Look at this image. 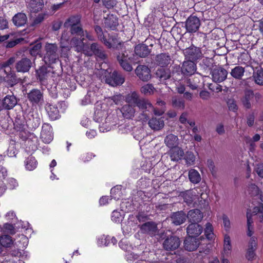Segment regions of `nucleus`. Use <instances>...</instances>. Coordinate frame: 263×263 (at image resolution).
Instances as JSON below:
<instances>
[{
    "label": "nucleus",
    "instance_id": "09e8293b",
    "mask_svg": "<svg viewBox=\"0 0 263 263\" xmlns=\"http://www.w3.org/2000/svg\"><path fill=\"white\" fill-rule=\"evenodd\" d=\"M136 106H138L139 108L141 109H146L152 107V104L149 102L148 100L140 98L137 103L136 104Z\"/></svg>",
    "mask_w": 263,
    "mask_h": 263
},
{
    "label": "nucleus",
    "instance_id": "72a5a7b5",
    "mask_svg": "<svg viewBox=\"0 0 263 263\" xmlns=\"http://www.w3.org/2000/svg\"><path fill=\"white\" fill-rule=\"evenodd\" d=\"M27 20V16L26 14L23 13H18L15 14L12 18L13 23L17 27L24 25L26 23Z\"/></svg>",
    "mask_w": 263,
    "mask_h": 263
},
{
    "label": "nucleus",
    "instance_id": "6e6d98bb",
    "mask_svg": "<svg viewBox=\"0 0 263 263\" xmlns=\"http://www.w3.org/2000/svg\"><path fill=\"white\" fill-rule=\"evenodd\" d=\"M195 159L196 157L193 153L191 152H186V155L185 156V160L187 165H193L195 161Z\"/></svg>",
    "mask_w": 263,
    "mask_h": 263
},
{
    "label": "nucleus",
    "instance_id": "338daca9",
    "mask_svg": "<svg viewBox=\"0 0 263 263\" xmlns=\"http://www.w3.org/2000/svg\"><path fill=\"white\" fill-rule=\"evenodd\" d=\"M227 104L230 110L235 112L237 110V106L235 101L234 99H229L227 102Z\"/></svg>",
    "mask_w": 263,
    "mask_h": 263
},
{
    "label": "nucleus",
    "instance_id": "f8f14e48",
    "mask_svg": "<svg viewBox=\"0 0 263 263\" xmlns=\"http://www.w3.org/2000/svg\"><path fill=\"white\" fill-rule=\"evenodd\" d=\"M32 65L30 60L28 58H23L18 61L15 65V68L17 72H28Z\"/></svg>",
    "mask_w": 263,
    "mask_h": 263
},
{
    "label": "nucleus",
    "instance_id": "79ce46f5",
    "mask_svg": "<svg viewBox=\"0 0 263 263\" xmlns=\"http://www.w3.org/2000/svg\"><path fill=\"white\" fill-rule=\"evenodd\" d=\"M96 96L93 92L88 91L87 94L83 98L81 101V104L86 105L93 103L96 101Z\"/></svg>",
    "mask_w": 263,
    "mask_h": 263
},
{
    "label": "nucleus",
    "instance_id": "f257e3e1",
    "mask_svg": "<svg viewBox=\"0 0 263 263\" xmlns=\"http://www.w3.org/2000/svg\"><path fill=\"white\" fill-rule=\"evenodd\" d=\"M81 18L79 15H72L68 17L64 24V27L70 29V32L65 31L63 32L60 41V46L62 50H69L74 48L71 41L74 38L79 39L77 36L78 32L82 31L80 24Z\"/></svg>",
    "mask_w": 263,
    "mask_h": 263
},
{
    "label": "nucleus",
    "instance_id": "f704fd0d",
    "mask_svg": "<svg viewBox=\"0 0 263 263\" xmlns=\"http://www.w3.org/2000/svg\"><path fill=\"white\" fill-rule=\"evenodd\" d=\"M37 77L41 82H44L50 76V72L45 66H42L36 71Z\"/></svg>",
    "mask_w": 263,
    "mask_h": 263
},
{
    "label": "nucleus",
    "instance_id": "473e14b6",
    "mask_svg": "<svg viewBox=\"0 0 263 263\" xmlns=\"http://www.w3.org/2000/svg\"><path fill=\"white\" fill-rule=\"evenodd\" d=\"M105 25L112 29H114L118 25V21L117 16L114 14H109L105 17Z\"/></svg>",
    "mask_w": 263,
    "mask_h": 263
},
{
    "label": "nucleus",
    "instance_id": "8fccbe9b",
    "mask_svg": "<svg viewBox=\"0 0 263 263\" xmlns=\"http://www.w3.org/2000/svg\"><path fill=\"white\" fill-rule=\"evenodd\" d=\"M172 103L174 107L181 109H184L185 107L184 101L176 97L172 98Z\"/></svg>",
    "mask_w": 263,
    "mask_h": 263
},
{
    "label": "nucleus",
    "instance_id": "a211bd4d",
    "mask_svg": "<svg viewBox=\"0 0 263 263\" xmlns=\"http://www.w3.org/2000/svg\"><path fill=\"white\" fill-rule=\"evenodd\" d=\"M140 230L143 233L154 235L157 232V227L155 223L147 222L141 225Z\"/></svg>",
    "mask_w": 263,
    "mask_h": 263
},
{
    "label": "nucleus",
    "instance_id": "0e129e2a",
    "mask_svg": "<svg viewBox=\"0 0 263 263\" xmlns=\"http://www.w3.org/2000/svg\"><path fill=\"white\" fill-rule=\"evenodd\" d=\"M3 230L4 233L13 234L15 233L14 228L11 224L5 223L3 227Z\"/></svg>",
    "mask_w": 263,
    "mask_h": 263
},
{
    "label": "nucleus",
    "instance_id": "4be33fe9",
    "mask_svg": "<svg viewBox=\"0 0 263 263\" xmlns=\"http://www.w3.org/2000/svg\"><path fill=\"white\" fill-rule=\"evenodd\" d=\"M16 104V99L13 95H7L3 100V107L6 109L13 108Z\"/></svg>",
    "mask_w": 263,
    "mask_h": 263
},
{
    "label": "nucleus",
    "instance_id": "b1692460",
    "mask_svg": "<svg viewBox=\"0 0 263 263\" xmlns=\"http://www.w3.org/2000/svg\"><path fill=\"white\" fill-rule=\"evenodd\" d=\"M148 125L152 129L159 130L164 127V123L161 118H152L148 121Z\"/></svg>",
    "mask_w": 263,
    "mask_h": 263
},
{
    "label": "nucleus",
    "instance_id": "5fc2aeb1",
    "mask_svg": "<svg viewBox=\"0 0 263 263\" xmlns=\"http://www.w3.org/2000/svg\"><path fill=\"white\" fill-rule=\"evenodd\" d=\"M247 235L249 237H251L254 233L253 227L252 223L253 222V220L251 218V215H249L248 213L247 214Z\"/></svg>",
    "mask_w": 263,
    "mask_h": 263
},
{
    "label": "nucleus",
    "instance_id": "412c9836",
    "mask_svg": "<svg viewBox=\"0 0 263 263\" xmlns=\"http://www.w3.org/2000/svg\"><path fill=\"white\" fill-rule=\"evenodd\" d=\"M29 100L33 103H38L43 100V93L37 89H32L28 93Z\"/></svg>",
    "mask_w": 263,
    "mask_h": 263
},
{
    "label": "nucleus",
    "instance_id": "de8ad7c7",
    "mask_svg": "<svg viewBox=\"0 0 263 263\" xmlns=\"http://www.w3.org/2000/svg\"><path fill=\"white\" fill-rule=\"evenodd\" d=\"M155 90L154 87L151 84H146L141 88V92L145 95H152Z\"/></svg>",
    "mask_w": 263,
    "mask_h": 263
},
{
    "label": "nucleus",
    "instance_id": "dca6fc26",
    "mask_svg": "<svg viewBox=\"0 0 263 263\" xmlns=\"http://www.w3.org/2000/svg\"><path fill=\"white\" fill-rule=\"evenodd\" d=\"M186 217L191 223H198L201 221L203 216L202 213L199 210L194 209L189 211Z\"/></svg>",
    "mask_w": 263,
    "mask_h": 263
},
{
    "label": "nucleus",
    "instance_id": "603ef678",
    "mask_svg": "<svg viewBox=\"0 0 263 263\" xmlns=\"http://www.w3.org/2000/svg\"><path fill=\"white\" fill-rule=\"evenodd\" d=\"M123 96L121 95H116L112 97L106 98V102L110 105L115 104H119L123 100Z\"/></svg>",
    "mask_w": 263,
    "mask_h": 263
},
{
    "label": "nucleus",
    "instance_id": "5701e85b",
    "mask_svg": "<svg viewBox=\"0 0 263 263\" xmlns=\"http://www.w3.org/2000/svg\"><path fill=\"white\" fill-rule=\"evenodd\" d=\"M122 116L126 119H132L135 114V106L130 104H125L121 109Z\"/></svg>",
    "mask_w": 263,
    "mask_h": 263
},
{
    "label": "nucleus",
    "instance_id": "864d4df0",
    "mask_svg": "<svg viewBox=\"0 0 263 263\" xmlns=\"http://www.w3.org/2000/svg\"><path fill=\"white\" fill-rule=\"evenodd\" d=\"M77 36L79 40H83V41H84L85 36L89 41H93L94 40V37L87 30H83L82 28V31L78 32L77 34ZM83 42L84 43V42Z\"/></svg>",
    "mask_w": 263,
    "mask_h": 263
},
{
    "label": "nucleus",
    "instance_id": "ea45409f",
    "mask_svg": "<svg viewBox=\"0 0 263 263\" xmlns=\"http://www.w3.org/2000/svg\"><path fill=\"white\" fill-rule=\"evenodd\" d=\"M244 72V68L238 66L232 69L231 74L233 78L236 79H241L243 76Z\"/></svg>",
    "mask_w": 263,
    "mask_h": 263
},
{
    "label": "nucleus",
    "instance_id": "c756f323",
    "mask_svg": "<svg viewBox=\"0 0 263 263\" xmlns=\"http://www.w3.org/2000/svg\"><path fill=\"white\" fill-rule=\"evenodd\" d=\"M169 153L172 161L181 160L184 155L183 151L178 146L171 148Z\"/></svg>",
    "mask_w": 263,
    "mask_h": 263
},
{
    "label": "nucleus",
    "instance_id": "2f4dec72",
    "mask_svg": "<svg viewBox=\"0 0 263 263\" xmlns=\"http://www.w3.org/2000/svg\"><path fill=\"white\" fill-rule=\"evenodd\" d=\"M135 53L141 58L147 56L151 52V50L145 44L138 45L135 48Z\"/></svg>",
    "mask_w": 263,
    "mask_h": 263
},
{
    "label": "nucleus",
    "instance_id": "9d476101",
    "mask_svg": "<svg viewBox=\"0 0 263 263\" xmlns=\"http://www.w3.org/2000/svg\"><path fill=\"white\" fill-rule=\"evenodd\" d=\"M180 245V241L178 237L171 236L164 240L163 247L166 250H174L177 249Z\"/></svg>",
    "mask_w": 263,
    "mask_h": 263
},
{
    "label": "nucleus",
    "instance_id": "774afa93",
    "mask_svg": "<svg viewBox=\"0 0 263 263\" xmlns=\"http://www.w3.org/2000/svg\"><path fill=\"white\" fill-rule=\"evenodd\" d=\"M117 0H102L103 5L107 9L112 8L117 4Z\"/></svg>",
    "mask_w": 263,
    "mask_h": 263
},
{
    "label": "nucleus",
    "instance_id": "7c9ffc66",
    "mask_svg": "<svg viewBox=\"0 0 263 263\" xmlns=\"http://www.w3.org/2000/svg\"><path fill=\"white\" fill-rule=\"evenodd\" d=\"M138 222L137 217H136V216L134 215H129L126 226H123L122 228L123 232H125V231H126V233H127L130 232L132 228H134L138 225Z\"/></svg>",
    "mask_w": 263,
    "mask_h": 263
},
{
    "label": "nucleus",
    "instance_id": "3c124183",
    "mask_svg": "<svg viewBox=\"0 0 263 263\" xmlns=\"http://www.w3.org/2000/svg\"><path fill=\"white\" fill-rule=\"evenodd\" d=\"M204 233L206 238L209 240L213 239L214 235L213 233V228L212 225L208 222L205 224Z\"/></svg>",
    "mask_w": 263,
    "mask_h": 263
},
{
    "label": "nucleus",
    "instance_id": "052dcab7",
    "mask_svg": "<svg viewBox=\"0 0 263 263\" xmlns=\"http://www.w3.org/2000/svg\"><path fill=\"white\" fill-rule=\"evenodd\" d=\"M255 82L259 85H263V71L258 70L254 75Z\"/></svg>",
    "mask_w": 263,
    "mask_h": 263
},
{
    "label": "nucleus",
    "instance_id": "1a4fd4ad",
    "mask_svg": "<svg viewBox=\"0 0 263 263\" xmlns=\"http://www.w3.org/2000/svg\"><path fill=\"white\" fill-rule=\"evenodd\" d=\"M41 138L43 141L46 143H50L53 139L52 127L48 123H44L42 126Z\"/></svg>",
    "mask_w": 263,
    "mask_h": 263
},
{
    "label": "nucleus",
    "instance_id": "6e6552de",
    "mask_svg": "<svg viewBox=\"0 0 263 263\" xmlns=\"http://www.w3.org/2000/svg\"><path fill=\"white\" fill-rule=\"evenodd\" d=\"M150 72V69L145 65H139L135 69L136 75L143 81H147L151 78Z\"/></svg>",
    "mask_w": 263,
    "mask_h": 263
},
{
    "label": "nucleus",
    "instance_id": "69168bd1",
    "mask_svg": "<svg viewBox=\"0 0 263 263\" xmlns=\"http://www.w3.org/2000/svg\"><path fill=\"white\" fill-rule=\"evenodd\" d=\"M248 190L249 192V193L252 196H257L259 194L260 191L258 189V187L255 185V184H251L249 187Z\"/></svg>",
    "mask_w": 263,
    "mask_h": 263
},
{
    "label": "nucleus",
    "instance_id": "cd10ccee",
    "mask_svg": "<svg viewBox=\"0 0 263 263\" xmlns=\"http://www.w3.org/2000/svg\"><path fill=\"white\" fill-rule=\"evenodd\" d=\"M117 240L116 239L112 237L110 238L108 236H105L104 235L100 236L98 239L97 243L98 246L102 247V246H107L110 243H112L113 245L116 244Z\"/></svg>",
    "mask_w": 263,
    "mask_h": 263
},
{
    "label": "nucleus",
    "instance_id": "49530a36",
    "mask_svg": "<svg viewBox=\"0 0 263 263\" xmlns=\"http://www.w3.org/2000/svg\"><path fill=\"white\" fill-rule=\"evenodd\" d=\"M32 118H29L28 121V124L32 126V128H36L38 127L41 122V119L37 114L31 115Z\"/></svg>",
    "mask_w": 263,
    "mask_h": 263
},
{
    "label": "nucleus",
    "instance_id": "c03bdc74",
    "mask_svg": "<svg viewBox=\"0 0 263 263\" xmlns=\"http://www.w3.org/2000/svg\"><path fill=\"white\" fill-rule=\"evenodd\" d=\"M37 161L34 157L30 156L25 161V166L28 171H32L36 168Z\"/></svg>",
    "mask_w": 263,
    "mask_h": 263
},
{
    "label": "nucleus",
    "instance_id": "a18cd8bd",
    "mask_svg": "<svg viewBox=\"0 0 263 263\" xmlns=\"http://www.w3.org/2000/svg\"><path fill=\"white\" fill-rule=\"evenodd\" d=\"M196 193L193 191H188L183 194V197L184 202L187 204H191L195 199Z\"/></svg>",
    "mask_w": 263,
    "mask_h": 263
},
{
    "label": "nucleus",
    "instance_id": "37998d69",
    "mask_svg": "<svg viewBox=\"0 0 263 263\" xmlns=\"http://www.w3.org/2000/svg\"><path fill=\"white\" fill-rule=\"evenodd\" d=\"M18 34L16 33V37H14L13 36H10L11 40L9 41H8L6 43V44L5 45V47L7 48H11L15 46H16L17 44H19L21 41H22L24 39L23 38H18Z\"/></svg>",
    "mask_w": 263,
    "mask_h": 263
},
{
    "label": "nucleus",
    "instance_id": "f3484780",
    "mask_svg": "<svg viewBox=\"0 0 263 263\" xmlns=\"http://www.w3.org/2000/svg\"><path fill=\"white\" fill-rule=\"evenodd\" d=\"M44 6L43 0H30L27 8L31 12L37 13L42 10Z\"/></svg>",
    "mask_w": 263,
    "mask_h": 263
},
{
    "label": "nucleus",
    "instance_id": "e433bc0d",
    "mask_svg": "<svg viewBox=\"0 0 263 263\" xmlns=\"http://www.w3.org/2000/svg\"><path fill=\"white\" fill-rule=\"evenodd\" d=\"M189 178L191 182L194 184L199 183L201 180V177L197 171L191 169L189 172Z\"/></svg>",
    "mask_w": 263,
    "mask_h": 263
},
{
    "label": "nucleus",
    "instance_id": "393cba45",
    "mask_svg": "<svg viewBox=\"0 0 263 263\" xmlns=\"http://www.w3.org/2000/svg\"><path fill=\"white\" fill-rule=\"evenodd\" d=\"M254 98V95L252 91L250 90L245 91L244 97L241 100L243 106L246 108H250Z\"/></svg>",
    "mask_w": 263,
    "mask_h": 263
},
{
    "label": "nucleus",
    "instance_id": "4c0bfd02",
    "mask_svg": "<svg viewBox=\"0 0 263 263\" xmlns=\"http://www.w3.org/2000/svg\"><path fill=\"white\" fill-rule=\"evenodd\" d=\"M139 99V95L135 91L128 93L125 97V101L127 104L133 105L137 103Z\"/></svg>",
    "mask_w": 263,
    "mask_h": 263
},
{
    "label": "nucleus",
    "instance_id": "423d86ee",
    "mask_svg": "<svg viewBox=\"0 0 263 263\" xmlns=\"http://www.w3.org/2000/svg\"><path fill=\"white\" fill-rule=\"evenodd\" d=\"M184 54L188 60L192 61L200 59L202 56L200 49L195 46L186 48L184 51Z\"/></svg>",
    "mask_w": 263,
    "mask_h": 263
},
{
    "label": "nucleus",
    "instance_id": "aec40b11",
    "mask_svg": "<svg viewBox=\"0 0 263 263\" xmlns=\"http://www.w3.org/2000/svg\"><path fill=\"white\" fill-rule=\"evenodd\" d=\"M232 245L230 237L228 235H225L223 240V250L221 256L223 257H228L231 254Z\"/></svg>",
    "mask_w": 263,
    "mask_h": 263
},
{
    "label": "nucleus",
    "instance_id": "bf43d9fd",
    "mask_svg": "<svg viewBox=\"0 0 263 263\" xmlns=\"http://www.w3.org/2000/svg\"><path fill=\"white\" fill-rule=\"evenodd\" d=\"M42 47L41 43L38 42L35 44L30 49V53L33 56H35L39 54L41 52V48Z\"/></svg>",
    "mask_w": 263,
    "mask_h": 263
},
{
    "label": "nucleus",
    "instance_id": "58836bf2",
    "mask_svg": "<svg viewBox=\"0 0 263 263\" xmlns=\"http://www.w3.org/2000/svg\"><path fill=\"white\" fill-rule=\"evenodd\" d=\"M199 82V80L197 77L186 78L184 81V84L186 85L193 90H195L197 88Z\"/></svg>",
    "mask_w": 263,
    "mask_h": 263
},
{
    "label": "nucleus",
    "instance_id": "7ed1b4c3",
    "mask_svg": "<svg viewBox=\"0 0 263 263\" xmlns=\"http://www.w3.org/2000/svg\"><path fill=\"white\" fill-rule=\"evenodd\" d=\"M46 53L44 57L45 62L47 64L55 63L58 59V47L55 44L47 43L45 45Z\"/></svg>",
    "mask_w": 263,
    "mask_h": 263
},
{
    "label": "nucleus",
    "instance_id": "4d7b16f0",
    "mask_svg": "<svg viewBox=\"0 0 263 263\" xmlns=\"http://www.w3.org/2000/svg\"><path fill=\"white\" fill-rule=\"evenodd\" d=\"M253 213L259 217L260 221H262L263 220V205L259 204L255 206L253 209Z\"/></svg>",
    "mask_w": 263,
    "mask_h": 263
},
{
    "label": "nucleus",
    "instance_id": "9b49d317",
    "mask_svg": "<svg viewBox=\"0 0 263 263\" xmlns=\"http://www.w3.org/2000/svg\"><path fill=\"white\" fill-rule=\"evenodd\" d=\"M105 81L109 85L116 86L122 84L124 82V78L117 72L114 71L109 78H106Z\"/></svg>",
    "mask_w": 263,
    "mask_h": 263
},
{
    "label": "nucleus",
    "instance_id": "4468645a",
    "mask_svg": "<svg viewBox=\"0 0 263 263\" xmlns=\"http://www.w3.org/2000/svg\"><path fill=\"white\" fill-rule=\"evenodd\" d=\"M196 71V65L193 61H184L182 65L181 72L185 75H192Z\"/></svg>",
    "mask_w": 263,
    "mask_h": 263
},
{
    "label": "nucleus",
    "instance_id": "a19ab883",
    "mask_svg": "<svg viewBox=\"0 0 263 263\" xmlns=\"http://www.w3.org/2000/svg\"><path fill=\"white\" fill-rule=\"evenodd\" d=\"M13 243V240L8 235H3L0 237V243L3 247H10Z\"/></svg>",
    "mask_w": 263,
    "mask_h": 263
},
{
    "label": "nucleus",
    "instance_id": "a878e982",
    "mask_svg": "<svg viewBox=\"0 0 263 263\" xmlns=\"http://www.w3.org/2000/svg\"><path fill=\"white\" fill-rule=\"evenodd\" d=\"M164 143L168 147L172 148L178 146L179 139L177 136L170 134L165 137Z\"/></svg>",
    "mask_w": 263,
    "mask_h": 263
},
{
    "label": "nucleus",
    "instance_id": "680f3d73",
    "mask_svg": "<svg viewBox=\"0 0 263 263\" xmlns=\"http://www.w3.org/2000/svg\"><path fill=\"white\" fill-rule=\"evenodd\" d=\"M111 220L115 222H119L123 218L122 215L117 210H114L111 214Z\"/></svg>",
    "mask_w": 263,
    "mask_h": 263
},
{
    "label": "nucleus",
    "instance_id": "0eeeda50",
    "mask_svg": "<svg viewBox=\"0 0 263 263\" xmlns=\"http://www.w3.org/2000/svg\"><path fill=\"white\" fill-rule=\"evenodd\" d=\"M227 75V71L220 67L214 68L211 72L212 80L216 83H220L225 80Z\"/></svg>",
    "mask_w": 263,
    "mask_h": 263
},
{
    "label": "nucleus",
    "instance_id": "39448f33",
    "mask_svg": "<svg viewBox=\"0 0 263 263\" xmlns=\"http://www.w3.org/2000/svg\"><path fill=\"white\" fill-rule=\"evenodd\" d=\"M200 21L194 15L190 16L185 21V28L189 33L196 32L200 26Z\"/></svg>",
    "mask_w": 263,
    "mask_h": 263
},
{
    "label": "nucleus",
    "instance_id": "f03ea898",
    "mask_svg": "<svg viewBox=\"0 0 263 263\" xmlns=\"http://www.w3.org/2000/svg\"><path fill=\"white\" fill-rule=\"evenodd\" d=\"M71 42L72 44L74 45L75 50L77 52L83 51L86 55L90 57L95 54L101 60L106 58L104 51L97 43H92L90 47H88L83 42V40L74 38Z\"/></svg>",
    "mask_w": 263,
    "mask_h": 263
},
{
    "label": "nucleus",
    "instance_id": "13d9d810",
    "mask_svg": "<svg viewBox=\"0 0 263 263\" xmlns=\"http://www.w3.org/2000/svg\"><path fill=\"white\" fill-rule=\"evenodd\" d=\"M111 196L116 200H118L121 194V186H117L112 187L110 190Z\"/></svg>",
    "mask_w": 263,
    "mask_h": 263
},
{
    "label": "nucleus",
    "instance_id": "bb28decb",
    "mask_svg": "<svg viewBox=\"0 0 263 263\" xmlns=\"http://www.w3.org/2000/svg\"><path fill=\"white\" fill-rule=\"evenodd\" d=\"M171 59L168 53H163L158 54L155 58L157 64L163 67L170 63Z\"/></svg>",
    "mask_w": 263,
    "mask_h": 263
},
{
    "label": "nucleus",
    "instance_id": "2eb2a0df",
    "mask_svg": "<svg viewBox=\"0 0 263 263\" xmlns=\"http://www.w3.org/2000/svg\"><path fill=\"white\" fill-rule=\"evenodd\" d=\"M184 248L189 251H193L196 250L199 246L200 242L199 238L193 237H187L184 241Z\"/></svg>",
    "mask_w": 263,
    "mask_h": 263
},
{
    "label": "nucleus",
    "instance_id": "e2e57ef3",
    "mask_svg": "<svg viewBox=\"0 0 263 263\" xmlns=\"http://www.w3.org/2000/svg\"><path fill=\"white\" fill-rule=\"evenodd\" d=\"M6 80L11 86H13L17 82L15 74L13 73L7 74L6 77Z\"/></svg>",
    "mask_w": 263,
    "mask_h": 263
},
{
    "label": "nucleus",
    "instance_id": "c85d7f7f",
    "mask_svg": "<svg viewBox=\"0 0 263 263\" xmlns=\"http://www.w3.org/2000/svg\"><path fill=\"white\" fill-rule=\"evenodd\" d=\"M171 218L172 222L174 224L178 226L184 222L186 216L184 212L181 211L174 213Z\"/></svg>",
    "mask_w": 263,
    "mask_h": 263
},
{
    "label": "nucleus",
    "instance_id": "c9c22d12",
    "mask_svg": "<svg viewBox=\"0 0 263 263\" xmlns=\"http://www.w3.org/2000/svg\"><path fill=\"white\" fill-rule=\"evenodd\" d=\"M95 31L97 33L98 37L100 39V40L104 43V44L108 48L114 47L115 46V43H111L109 41H107V40L104 37V36L103 34V31L102 28L99 26H97L95 28Z\"/></svg>",
    "mask_w": 263,
    "mask_h": 263
},
{
    "label": "nucleus",
    "instance_id": "ddd939ff",
    "mask_svg": "<svg viewBox=\"0 0 263 263\" xmlns=\"http://www.w3.org/2000/svg\"><path fill=\"white\" fill-rule=\"evenodd\" d=\"M203 229L201 226L197 223H192L188 226L186 232L189 237H196L201 234Z\"/></svg>",
    "mask_w": 263,
    "mask_h": 263
},
{
    "label": "nucleus",
    "instance_id": "20e7f679",
    "mask_svg": "<svg viewBox=\"0 0 263 263\" xmlns=\"http://www.w3.org/2000/svg\"><path fill=\"white\" fill-rule=\"evenodd\" d=\"M129 51H124L117 55V60L121 66L127 71H131L133 67L130 64L132 62L131 55Z\"/></svg>",
    "mask_w": 263,
    "mask_h": 263
},
{
    "label": "nucleus",
    "instance_id": "6ab92c4d",
    "mask_svg": "<svg viewBox=\"0 0 263 263\" xmlns=\"http://www.w3.org/2000/svg\"><path fill=\"white\" fill-rule=\"evenodd\" d=\"M45 108L49 117L51 120H55L59 118L60 116L59 111L55 105L48 104L46 105Z\"/></svg>",
    "mask_w": 263,
    "mask_h": 263
}]
</instances>
